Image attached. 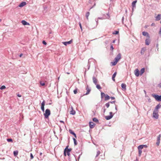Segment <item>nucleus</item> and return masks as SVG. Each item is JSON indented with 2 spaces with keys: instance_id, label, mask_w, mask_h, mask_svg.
<instances>
[{
  "instance_id": "58836bf2",
  "label": "nucleus",
  "mask_w": 161,
  "mask_h": 161,
  "mask_svg": "<svg viewBox=\"0 0 161 161\" xmlns=\"http://www.w3.org/2000/svg\"><path fill=\"white\" fill-rule=\"evenodd\" d=\"M110 49L111 50H112V51H113V49H114V48L113 47V45L112 44H110Z\"/></svg>"
},
{
  "instance_id": "9b49d317",
  "label": "nucleus",
  "mask_w": 161,
  "mask_h": 161,
  "mask_svg": "<svg viewBox=\"0 0 161 161\" xmlns=\"http://www.w3.org/2000/svg\"><path fill=\"white\" fill-rule=\"evenodd\" d=\"M72 42V40L68 42H62V43L64 45L67 46V45L70 44Z\"/></svg>"
},
{
  "instance_id": "f03ea898",
  "label": "nucleus",
  "mask_w": 161,
  "mask_h": 161,
  "mask_svg": "<svg viewBox=\"0 0 161 161\" xmlns=\"http://www.w3.org/2000/svg\"><path fill=\"white\" fill-rule=\"evenodd\" d=\"M152 96L155 98L156 101H161V95H158L156 94H152Z\"/></svg>"
},
{
  "instance_id": "c03bdc74",
  "label": "nucleus",
  "mask_w": 161,
  "mask_h": 161,
  "mask_svg": "<svg viewBox=\"0 0 161 161\" xmlns=\"http://www.w3.org/2000/svg\"><path fill=\"white\" fill-rule=\"evenodd\" d=\"M30 157H31V159H32L34 158V157L33 156L32 154L31 153L30 154Z\"/></svg>"
},
{
  "instance_id": "bb28decb",
  "label": "nucleus",
  "mask_w": 161,
  "mask_h": 161,
  "mask_svg": "<svg viewBox=\"0 0 161 161\" xmlns=\"http://www.w3.org/2000/svg\"><path fill=\"white\" fill-rule=\"evenodd\" d=\"M144 146V145H139L138 147V150H141V149L143 148Z\"/></svg>"
},
{
  "instance_id": "f704fd0d",
  "label": "nucleus",
  "mask_w": 161,
  "mask_h": 161,
  "mask_svg": "<svg viewBox=\"0 0 161 161\" xmlns=\"http://www.w3.org/2000/svg\"><path fill=\"white\" fill-rule=\"evenodd\" d=\"M96 85V87L98 89H101L102 88L99 85L97 84Z\"/></svg>"
},
{
  "instance_id": "de8ad7c7",
  "label": "nucleus",
  "mask_w": 161,
  "mask_h": 161,
  "mask_svg": "<svg viewBox=\"0 0 161 161\" xmlns=\"http://www.w3.org/2000/svg\"><path fill=\"white\" fill-rule=\"evenodd\" d=\"M79 26H80V29L81 30V31H82V26H81V23H79Z\"/></svg>"
},
{
  "instance_id": "cd10ccee",
  "label": "nucleus",
  "mask_w": 161,
  "mask_h": 161,
  "mask_svg": "<svg viewBox=\"0 0 161 161\" xmlns=\"http://www.w3.org/2000/svg\"><path fill=\"white\" fill-rule=\"evenodd\" d=\"M145 72V68H143L142 69L140 70V75H142Z\"/></svg>"
},
{
  "instance_id": "7c9ffc66",
  "label": "nucleus",
  "mask_w": 161,
  "mask_h": 161,
  "mask_svg": "<svg viewBox=\"0 0 161 161\" xmlns=\"http://www.w3.org/2000/svg\"><path fill=\"white\" fill-rule=\"evenodd\" d=\"M92 120L93 121L96 122H98V120L96 118H94L92 119Z\"/></svg>"
},
{
  "instance_id": "8fccbe9b",
  "label": "nucleus",
  "mask_w": 161,
  "mask_h": 161,
  "mask_svg": "<svg viewBox=\"0 0 161 161\" xmlns=\"http://www.w3.org/2000/svg\"><path fill=\"white\" fill-rule=\"evenodd\" d=\"M74 142V145L75 146L77 145V141H76Z\"/></svg>"
},
{
  "instance_id": "aec40b11",
  "label": "nucleus",
  "mask_w": 161,
  "mask_h": 161,
  "mask_svg": "<svg viewBox=\"0 0 161 161\" xmlns=\"http://www.w3.org/2000/svg\"><path fill=\"white\" fill-rule=\"evenodd\" d=\"M26 4V3L25 2H22L19 5V6L20 7H22Z\"/></svg>"
},
{
  "instance_id": "20e7f679",
  "label": "nucleus",
  "mask_w": 161,
  "mask_h": 161,
  "mask_svg": "<svg viewBox=\"0 0 161 161\" xmlns=\"http://www.w3.org/2000/svg\"><path fill=\"white\" fill-rule=\"evenodd\" d=\"M50 114V111L49 109H47L46 110L45 113L44 114V115L46 118H48Z\"/></svg>"
},
{
  "instance_id": "774afa93",
  "label": "nucleus",
  "mask_w": 161,
  "mask_h": 161,
  "mask_svg": "<svg viewBox=\"0 0 161 161\" xmlns=\"http://www.w3.org/2000/svg\"><path fill=\"white\" fill-rule=\"evenodd\" d=\"M144 145V147H147V146L146 145Z\"/></svg>"
},
{
  "instance_id": "0e129e2a",
  "label": "nucleus",
  "mask_w": 161,
  "mask_h": 161,
  "mask_svg": "<svg viewBox=\"0 0 161 161\" xmlns=\"http://www.w3.org/2000/svg\"><path fill=\"white\" fill-rule=\"evenodd\" d=\"M61 123H63L64 124V122L63 121L61 120Z\"/></svg>"
},
{
  "instance_id": "2f4dec72",
  "label": "nucleus",
  "mask_w": 161,
  "mask_h": 161,
  "mask_svg": "<svg viewBox=\"0 0 161 161\" xmlns=\"http://www.w3.org/2000/svg\"><path fill=\"white\" fill-rule=\"evenodd\" d=\"M18 151H14V156H16L18 155Z\"/></svg>"
},
{
  "instance_id": "5701e85b",
  "label": "nucleus",
  "mask_w": 161,
  "mask_h": 161,
  "mask_svg": "<svg viewBox=\"0 0 161 161\" xmlns=\"http://www.w3.org/2000/svg\"><path fill=\"white\" fill-rule=\"evenodd\" d=\"M21 23L22 24L24 25H29V24L26 21H25V20H23L21 21Z\"/></svg>"
},
{
  "instance_id": "e2e57ef3",
  "label": "nucleus",
  "mask_w": 161,
  "mask_h": 161,
  "mask_svg": "<svg viewBox=\"0 0 161 161\" xmlns=\"http://www.w3.org/2000/svg\"><path fill=\"white\" fill-rule=\"evenodd\" d=\"M115 109L117 111V106L116 105H115Z\"/></svg>"
},
{
  "instance_id": "a19ab883",
  "label": "nucleus",
  "mask_w": 161,
  "mask_h": 161,
  "mask_svg": "<svg viewBox=\"0 0 161 161\" xmlns=\"http://www.w3.org/2000/svg\"><path fill=\"white\" fill-rule=\"evenodd\" d=\"M139 150V151H138L139 155V156H140L142 154V151L141 150Z\"/></svg>"
},
{
  "instance_id": "bf43d9fd",
  "label": "nucleus",
  "mask_w": 161,
  "mask_h": 161,
  "mask_svg": "<svg viewBox=\"0 0 161 161\" xmlns=\"http://www.w3.org/2000/svg\"><path fill=\"white\" fill-rule=\"evenodd\" d=\"M73 139L74 141V142L76 141V140L74 138H73Z\"/></svg>"
},
{
  "instance_id": "49530a36",
  "label": "nucleus",
  "mask_w": 161,
  "mask_h": 161,
  "mask_svg": "<svg viewBox=\"0 0 161 161\" xmlns=\"http://www.w3.org/2000/svg\"><path fill=\"white\" fill-rule=\"evenodd\" d=\"M158 34L160 36H161V27L160 28V30Z\"/></svg>"
},
{
  "instance_id": "c85d7f7f",
  "label": "nucleus",
  "mask_w": 161,
  "mask_h": 161,
  "mask_svg": "<svg viewBox=\"0 0 161 161\" xmlns=\"http://www.w3.org/2000/svg\"><path fill=\"white\" fill-rule=\"evenodd\" d=\"M117 62H118L117 61L115 60V61L111 62V64H112V65L114 66L117 64Z\"/></svg>"
},
{
  "instance_id": "f257e3e1",
  "label": "nucleus",
  "mask_w": 161,
  "mask_h": 161,
  "mask_svg": "<svg viewBox=\"0 0 161 161\" xmlns=\"http://www.w3.org/2000/svg\"><path fill=\"white\" fill-rule=\"evenodd\" d=\"M68 147L69 146H67L64 149V155L65 156H66V153H67V155L68 156H69L70 155L69 153L71 151L72 149L71 148H68Z\"/></svg>"
},
{
  "instance_id": "72a5a7b5",
  "label": "nucleus",
  "mask_w": 161,
  "mask_h": 161,
  "mask_svg": "<svg viewBox=\"0 0 161 161\" xmlns=\"http://www.w3.org/2000/svg\"><path fill=\"white\" fill-rule=\"evenodd\" d=\"M119 33V31H115L113 32V34L114 35H117Z\"/></svg>"
},
{
  "instance_id": "393cba45",
  "label": "nucleus",
  "mask_w": 161,
  "mask_h": 161,
  "mask_svg": "<svg viewBox=\"0 0 161 161\" xmlns=\"http://www.w3.org/2000/svg\"><path fill=\"white\" fill-rule=\"evenodd\" d=\"M116 74H117V73L116 72H115L113 75H112V80L115 81V79H114L115 77L116 76Z\"/></svg>"
},
{
  "instance_id": "9d476101",
  "label": "nucleus",
  "mask_w": 161,
  "mask_h": 161,
  "mask_svg": "<svg viewBox=\"0 0 161 161\" xmlns=\"http://www.w3.org/2000/svg\"><path fill=\"white\" fill-rule=\"evenodd\" d=\"M71 110L70 112V114L74 115L75 114V111L73 109V107L72 106H71L70 107Z\"/></svg>"
},
{
  "instance_id": "ddd939ff",
  "label": "nucleus",
  "mask_w": 161,
  "mask_h": 161,
  "mask_svg": "<svg viewBox=\"0 0 161 161\" xmlns=\"http://www.w3.org/2000/svg\"><path fill=\"white\" fill-rule=\"evenodd\" d=\"M156 21H159L161 19V14H158L157 16L155 17Z\"/></svg>"
},
{
  "instance_id": "6e6d98bb",
  "label": "nucleus",
  "mask_w": 161,
  "mask_h": 161,
  "mask_svg": "<svg viewBox=\"0 0 161 161\" xmlns=\"http://www.w3.org/2000/svg\"><path fill=\"white\" fill-rule=\"evenodd\" d=\"M17 95V96L19 97H20L21 96V95L20 94H18Z\"/></svg>"
},
{
  "instance_id": "a18cd8bd",
  "label": "nucleus",
  "mask_w": 161,
  "mask_h": 161,
  "mask_svg": "<svg viewBox=\"0 0 161 161\" xmlns=\"http://www.w3.org/2000/svg\"><path fill=\"white\" fill-rule=\"evenodd\" d=\"M40 84H41V85L42 86H44L45 85V83H44V82L42 83V82H40Z\"/></svg>"
},
{
  "instance_id": "09e8293b",
  "label": "nucleus",
  "mask_w": 161,
  "mask_h": 161,
  "mask_svg": "<svg viewBox=\"0 0 161 161\" xmlns=\"http://www.w3.org/2000/svg\"><path fill=\"white\" fill-rule=\"evenodd\" d=\"M42 43L45 45H46L47 44L46 42L45 41H42Z\"/></svg>"
},
{
  "instance_id": "7ed1b4c3",
  "label": "nucleus",
  "mask_w": 161,
  "mask_h": 161,
  "mask_svg": "<svg viewBox=\"0 0 161 161\" xmlns=\"http://www.w3.org/2000/svg\"><path fill=\"white\" fill-rule=\"evenodd\" d=\"M158 112L157 111L154 110L153 113V117L157 119L158 118L159 115L158 114Z\"/></svg>"
},
{
  "instance_id": "3c124183",
  "label": "nucleus",
  "mask_w": 161,
  "mask_h": 161,
  "mask_svg": "<svg viewBox=\"0 0 161 161\" xmlns=\"http://www.w3.org/2000/svg\"><path fill=\"white\" fill-rule=\"evenodd\" d=\"M115 102V101H110L109 102H110V103H114Z\"/></svg>"
},
{
  "instance_id": "4c0bfd02",
  "label": "nucleus",
  "mask_w": 161,
  "mask_h": 161,
  "mask_svg": "<svg viewBox=\"0 0 161 161\" xmlns=\"http://www.w3.org/2000/svg\"><path fill=\"white\" fill-rule=\"evenodd\" d=\"M109 103H110V102H108V103H106L105 104V106L107 107V108H108L109 107V105H110Z\"/></svg>"
},
{
  "instance_id": "c9c22d12",
  "label": "nucleus",
  "mask_w": 161,
  "mask_h": 161,
  "mask_svg": "<svg viewBox=\"0 0 161 161\" xmlns=\"http://www.w3.org/2000/svg\"><path fill=\"white\" fill-rule=\"evenodd\" d=\"M100 153V152L99 151H97V154L95 157L96 158L99 155Z\"/></svg>"
},
{
  "instance_id": "a878e982",
  "label": "nucleus",
  "mask_w": 161,
  "mask_h": 161,
  "mask_svg": "<svg viewBox=\"0 0 161 161\" xmlns=\"http://www.w3.org/2000/svg\"><path fill=\"white\" fill-rule=\"evenodd\" d=\"M110 98V97L107 94H106V95L105 97V100L107 101L109 100Z\"/></svg>"
},
{
  "instance_id": "1a4fd4ad",
  "label": "nucleus",
  "mask_w": 161,
  "mask_h": 161,
  "mask_svg": "<svg viewBox=\"0 0 161 161\" xmlns=\"http://www.w3.org/2000/svg\"><path fill=\"white\" fill-rule=\"evenodd\" d=\"M86 89L87 90V92L86 93L84 94V95H87L88 94L90 93L91 90V88L89 87L88 85H87L86 86Z\"/></svg>"
},
{
  "instance_id": "338daca9",
  "label": "nucleus",
  "mask_w": 161,
  "mask_h": 161,
  "mask_svg": "<svg viewBox=\"0 0 161 161\" xmlns=\"http://www.w3.org/2000/svg\"><path fill=\"white\" fill-rule=\"evenodd\" d=\"M124 17H123L122 18V21H123L124 20Z\"/></svg>"
},
{
  "instance_id": "4468645a",
  "label": "nucleus",
  "mask_w": 161,
  "mask_h": 161,
  "mask_svg": "<svg viewBox=\"0 0 161 161\" xmlns=\"http://www.w3.org/2000/svg\"><path fill=\"white\" fill-rule=\"evenodd\" d=\"M135 74L136 76H138L140 75L139 70L138 69H136L135 70Z\"/></svg>"
},
{
  "instance_id": "412c9836",
  "label": "nucleus",
  "mask_w": 161,
  "mask_h": 161,
  "mask_svg": "<svg viewBox=\"0 0 161 161\" xmlns=\"http://www.w3.org/2000/svg\"><path fill=\"white\" fill-rule=\"evenodd\" d=\"M121 86L123 89H124V90H126V85L124 83H122L121 84Z\"/></svg>"
},
{
  "instance_id": "c756f323",
  "label": "nucleus",
  "mask_w": 161,
  "mask_h": 161,
  "mask_svg": "<svg viewBox=\"0 0 161 161\" xmlns=\"http://www.w3.org/2000/svg\"><path fill=\"white\" fill-rule=\"evenodd\" d=\"M101 98L102 99L104 97H105L106 94L103 92H101Z\"/></svg>"
},
{
  "instance_id": "79ce46f5",
  "label": "nucleus",
  "mask_w": 161,
  "mask_h": 161,
  "mask_svg": "<svg viewBox=\"0 0 161 161\" xmlns=\"http://www.w3.org/2000/svg\"><path fill=\"white\" fill-rule=\"evenodd\" d=\"M7 141L8 142H13V140L11 138H9V139H7Z\"/></svg>"
},
{
  "instance_id": "052dcab7",
  "label": "nucleus",
  "mask_w": 161,
  "mask_h": 161,
  "mask_svg": "<svg viewBox=\"0 0 161 161\" xmlns=\"http://www.w3.org/2000/svg\"><path fill=\"white\" fill-rule=\"evenodd\" d=\"M115 41H116V40H114L113 41V42H112V43H115Z\"/></svg>"
},
{
  "instance_id": "864d4df0",
  "label": "nucleus",
  "mask_w": 161,
  "mask_h": 161,
  "mask_svg": "<svg viewBox=\"0 0 161 161\" xmlns=\"http://www.w3.org/2000/svg\"><path fill=\"white\" fill-rule=\"evenodd\" d=\"M110 98L112 100H114L115 99V97H110Z\"/></svg>"
},
{
  "instance_id": "f3484780",
  "label": "nucleus",
  "mask_w": 161,
  "mask_h": 161,
  "mask_svg": "<svg viewBox=\"0 0 161 161\" xmlns=\"http://www.w3.org/2000/svg\"><path fill=\"white\" fill-rule=\"evenodd\" d=\"M93 82V83L95 84L96 85L97 84V80L94 76L92 77Z\"/></svg>"
},
{
  "instance_id": "4be33fe9",
  "label": "nucleus",
  "mask_w": 161,
  "mask_h": 161,
  "mask_svg": "<svg viewBox=\"0 0 161 161\" xmlns=\"http://www.w3.org/2000/svg\"><path fill=\"white\" fill-rule=\"evenodd\" d=\"M146 50V48L145 47H143L142 48L141 51V53L142 55H143L144 54L145 51Z\"/></svg>"
},
{
  "instance_id": "ea45409f",
  "label": "nucleus",
  "mask_w": 161,
  "mask_h": 161,
  "mask_svg": "<svg viewBox=\"0 0 161 161\" xmlns=\"http://www.w3.org/2000/svg\"><path fill=\"white\" fill-rule=\"evenodd\" d=\"M5 86L3 85L1 86V87L0 88V89L1 90H3L5 89Z\"/></svg>"
},
{
  "instance_id": "6ab92c4d",
  "label": "nucleus",
  "mask_w": 161,
  "mask_h": 161,
  "mask_svg": "<svg viewBox=\"0 0 161 161\" xmlns=\"http://www.w3.org/2000/svg\"><path fill=\"white\" fill-rule=\"evenodd\" d=\"M142 34L143 36H146L148 38H150L148 32L145 31H143L142 32Z\"/></svg>"
},
{
  "instance_id": "0eeeda50",
  "label": "nucleus",
  "mask_w": 161,
  "mask_h": 161,
  "mask_svg": "<svg viewBox=\"0 0 161 161\" xmlns=\"http://www.w3.org/2000/svg\"><path fill=\"white\" fill-rule=\"evenodd\" d=\"M121 58V54L119 53L114 58L115 60L118 62L119 60Z\"/></svg>"
},
{
  "instance_id": "473e14b6",
  "label": "nucleus",
  "mask_w": 161,
  "mask_h": 161,
  "mask_svg": "<svg viewBox=\"0 0 161 161\" xmlns=\"http://www.w3.org/2000/svg\"><path fill=\"white\" fill-rule=\"evenodd\" d=\"M90 14V13L89 12H87L86 13V19H88V17Z\"/></svg>"
},
{
  "instance_id": "423d86ee",
  "label": "nucleus",
  "mask_w": 161,
  "mask_h": 161,
  "mask_svg": "<svg viewBox=\"0 0 161 161\" xmlns=\"http://www.w3.org/2000/svg\"><path fill=\"white\" fill-rule=\"evenodd\" d=\"M161 137V135L159 134L157 136V142L156 143V144L157 146H158L159 145L160 142V138Z\"/></svg>"
},
{
  "instance_id": "e433bc0d",
  "label": "nucleus",
  "mask_w": 161,
  "mask_h": 161,
  "mask_svg": "<svg viewBox=\"0 0 161 161\" xmlns=\"http://www.w3.org/2000/svg\"><path fill=\"white\" fill-rule=\"evenodd\" d=\"M96 22V25L94 26V27H93L92 28V29L95 28V27H96L97 25L98 22V20L97 19H95Z\"/></svg>"
},
{
  "instance_id": "b1692460",
  "label": "nucleus",
  "mask_w": 161,
  "mask_h": 161,
  "mask_svg": "<svg viewBox=\"0 0 161 161\" xmlns=\"http://www.w3.org/2000/svg\"><path fill=\"white\" fill-rule=\"evenodd\" d=\"M137 2V0H135L133 1L131 4V5L133 7H136V4Z\"/></svg>"
},
{
  "instance_id": "4d7b16f0",
  "label": "nucleus",
  "mask_w": 161,
  "mask_h": 161,
  "mask_svg": "<svg viewBox=\"0 0 161 161\" xmlns=\"http://www.w3.org/2000/svg\"><path fill=\"white\" fill-rule=\"evenodd\" d=\"M158 44H156V47L157 48H158Z\"/></svg>"
},
{
  "instance_id": "f8f14e48",
  "label": "nucleus",
  "mask_w": 161,
  "mask_h": 161,
  "mask_svg": "<svg viewBox=\"0 0 161 161\" xmlns=\"http://www.w3.org/2000/svg\"><path fill=\"white\" fill-rule=\"evenodd\" d=\"M89 127L90 128L92 129L94 127L95 124H94L93 122H90L89 124Z\"/></svg>"
},
{
  "instance_id": "13d9d810",
  "label": "nucleus",
  "mask_w": 161,
  "mask_h": 161,
  "mask_svg": "<svg viewBox=\"0 0 161 161\" xmlns=\"http://www.w3.org/2000/svg\"><path fill=\"white\" fill-rule=\"evenodd\" d=\"M106 109L105 108H104V110H103V113H104L106 111Z\"/></svg>"
},
{
  "instance_id": "a211bd4d",
  "label": "nucleus",
  "mask_w": 161,
  "mask_h": 161,
  "mask_svg": "<svg viewBox=\"0 0 161 161\" xmlns=\"http://www.w3.org/2000/svg\"><path fill=\"white\" fill-rule=\"evenodd\" d=\"M69 132L70 133V134L73 135L75 136V137L76 138V134L72 130L69 129Z\"/></svg>"
},
{
  "instance_id": "2eb2a0df",
  "label": "nucleus",
  "mask_w": 161,
  "mask_h": 161,
  "mask_svg": "<svg viewBox=\"0 0 161 161\" xmlns=\"http://www.w3.org/2000/svg\"><path fill=\"white\" fill-rule=\"evenodd\" d=\"M161 107V105L160 104L158 103L155 107L154 110L158 111V109Z\"/></svg>"
},
{
  "instance_id": "5fc2aeb1",
  "label": "nucleus",
  "mask_w": 161,
  "mask_h": 161,
  "mask_svg": "<svg viewBox=\"0 0 161 161\" xmlns=\"http://www.w3.org/2000/svg\"><path fill=\"white\" fill-rule=\"evenodd\" d=\"M155 24L154 23H152L151 25V26H155Z\"/></svg>"
},
{
  "instance_id": "39448f33",
  "label": "nucleus",
  "mask_w": 161,
  "mask_h": 161,
  "mask_svg": "<svg viewBox=\"0 0 161 161\" xmlns=\"http://www.w3.org/2000/svg\"><path fill=\"white\" fill-rule=\"evenodd\" d=\"M109 114V115L105 117V119L107 120L110 119L114 116V114H113V113L112 112H110Z\"/></svg>"
},
{
  "instance_id": "680f3d73",
  "label": "nucleus",
  "mask_w": 161,
  "mask_h": 161,
  "mask_svg": "<svg viewBox=\"0 0 161 161\" xmlns=\"http://www.w3.org/2000/svg\"><path fill=\"white\" fill-rule=\"evenodd\" d=\"M95 4H95V3H94V5L93 6V7H91V8H90V9H91V8H92L95 5Z\"/></svg>"
},
{
  "instance_id": "37998d69",
  "label": "nucleus",
  "mask_w": 161,
  "mask_h": 161,
  "mask_svg": "<svg viewBox=\"0 0 161 161\" xmlns=\"http://www.w3.org/2000/svg\"><path fill=\"white\" fill-rule=\"evenodd\" d=\"M77 89H75L74 91V93L75 94H76L77 93Z\"/></svg>"
},
{
  "instance_id": "6e6552de",
  "label": "nucleus",
  "mask_w": 161,
  "mask_h": 161,
  "mask_svg": "<svg viewBox=\"0 0 161 161\" xmlns=\"http://www.w3.org/2000/svg\"><path fill=\"white\" fill-rule=\"evenodd\" d=\"M45 105V101L43 100L41 103V108L43 112L44 111V106Z\"/></svg>"
},
{
  "instance_id": "603ef678",
  "label": "nucleus",
  "mask_w": 161,
  "mask_h": 161,
  "mask_svg": "<svg viewBox=\"0 0 161 161\" xmlns=\"http://www.w3.org/2000/svg\"><path fill=\"white\" fill-rule=\"evenodd\" d=\"M89 60H90V59H89L88 60V67H89L88 69H89L90 66V64L89 63Z\"/></svg>"
},
{
  "instance_id": "69168bd1",
  "label": "nucleus",
  "mask_w": 161,
  "mask_h": 161,
  "mask_svg": "<svg viewBox=\"0 0 161 161\" xmlns=\"http://www.w3.org/2000/svg\"><path fill=\"white\" fill-rule=\"evenodd\" d=\"M23 55V54L22 53H21L20 55H19V56L20 57H21V56Z\"/></svg>"
},
{
  "instance_id": "dca6fc26",
  "label": "nucleus",
  "mask_w": 161,
  "mask_h": 161,
  "mask_svg": "<svg viewBox=\"0 0 161 161\" xmlns=\"http://www.w3.org/2000/svg\"><path fill=\"white\" fill-rule=\"evenodd\" d=\"M151 42L150 39V38H148L145 40V44L147 45H148Z\"/></svg>"
}]
</instances>
